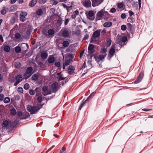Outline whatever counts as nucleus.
Listing matches in <instances>:
<instances>
[{
  "label": "nucleus",
  "instance_id": "nucleus-43",
  "mask_svg": "<svg viewBox=\"0 0 153 153\" xmlns=\"http://www.w3.org/2000/svg\"><path fill=\"white\" fill-rule=\"evenodd\" d=\"M111 43V40L110 39H108L107 40L106 46L107 47H109Z\"/></svg>",
  "mask_w": 153,
  "mask_h": 153
},
{
  "label": "nucleus",
  "instance_id": "nucleus-18",
  "mask_svg": "<svg viewBox=\"0 0 153 153\" xmlns=\"http://www.w3.org/2000/svg\"><path fill=\"white\" fill-rule=\"evenodd\" d=\"M9 11V9L7 7H4L1 10V13L3 15L5 14Z\"/></svg>",
  "mask_w": 153,
  "mask_h": 153
},
{
  "label": "nucleus",
  "instance_id": "nucleus-39",
  "mask_svg": "<svg viewBox=\"0 0 153 153\" xmlns=\"http://www.w3.org/2000/svg\"><path fill=\"white\" fill-rule=\"evenodd\" d=\"M15 65L16 67L17 68H20L21 66L20 63L19 62H15Z\"/></svg>",
  "mask_w": 153,
  "mask_h": 153
},
{
  "label": "nucleus",
  "instance_id": "nucleus-23",
  "mask_svg": "<svg viewBox=\"0 0 153 153\" xmlns=\"http://www.w3.org/2000/svg\"><path fill=\"white\" fill-rule=\"evenodd\" d=\"M10 126L12 128L15 127L17 124V122L16 121H15L13 122L10 121Z\"/></svg>",
  "mask_w": 153,
  "mask_h": 153
},
{
  "label": "nucleus",
  "instance_id": "nucleus-57",
  "mask_svg": "<svg viewBox=\"0 0 153 153\" xmlns=\"http://www.w3.org/2000/svg\"><path fill=\"white\" fill-rule=\"evenodd\" d=\"M110 12L111 13H114L116 11V9L114 8H112L110 10Z\"/></svg>",
  "mask_w": 153,
  "mask_h": 153
},
{
  "label": "nucleus",
  "instance_id": "nucleus-29",
  "mask_svg": "<svg viewBox=\"0 0 153 153\" xmlns=\"http://www.w3.org/2000/svg\"><path fill=\"white\" fill-rule=\"evenodd\" d=\"M43 11L42 9H39L36 12V14L38 15H41L42 14H43Z\"/></svg>",
  "mask_w": 153,
  "mask_h": 153
},
{
  "label": "nucleus",
  "instance_id": "nucleus-34",
  "mask_svg": "<svg viewBox=\"0 0 153 153\" xmlns=\"http://www.w3.org/2000/svg\"><path fill=\"white\" fill-rule=\"evenodd\" d=\"M10 114L12 115H15L16 114V109L13 108L10 110Z\"/></svg>",
  "mask_w": 153,
  "mask_h": 153
},
{
  "label": "nucleus",
  "instance_id": "nucleus-47",
  "mask_svg": "<svg viewBox=\"0 0 153 153\" xmlns=\"http://www.w3.org/2000/svg\"><path fill=\"white\" fill-rule=\"evenodd\" d=\"M126 26L125 25H122L121 26V29L123 31H125L126 29Z\"/></svg>",
  "mask_w": 153,
  "mask_h": 153
},
{
  "label": "nucleus",
  "instance_id": "nucleus-61",
  "mask_svg": "<svg viewBox=\"0 0 153 153\" xmlns=\"http://www.w3.org/2000/svg\"><path fill=\"white\" fill-rule=\"evenodd\" d=\"M65 148L64 147H63L62 148V149L60 150L59 153H65Z\"/></svg>",
  "mask_w": 153,
  "mask_h": 153
},
{
  "label": "nucleus",
  "instance_id": "nucleus-10",
  "mask_svg": "<svg viewBox=\"0 0 153 153\" xmlns=\"http://www.w3.org/2000/svg\"><path fill=\"white\" fill-rule=\"evenodd\" d=\"M94 15V13L93 11H89L88 15L87 16L88 18L91 20H93L95 18Z\"/></svg>",
  "mask_w": 153,
  "mask_h": 153
},
{
  "label": "nucleus",
  "instance_id": "nucleus-14",
  "mask_svg": "<svg viewBox=\"0 0 153 153\" xmlns=\"http://www.w3.org/2000/svg\"><path fill=\"white\" fill-rule=\"evenodd\" d=\"M75 68L72 65H70L68 69V73L69 74H72L75 70Z\"/></svg>",
  "mask_w": 153,
  "mask_h": 153
},
{
  "label": "nucleus",
  "instance_id": "nucleus-22",
  "mask_svg": "<svg viewBox=\"0 0 153 153\" xmlns=\"http://www.w3.org/2000/svg\"><path fill=\"white\" fill-rule=\"evenodd\" d=\"M96 38H97L96 37H94V36H93L92 35L91 38L90 42L91 43L97 44L98 42L97 40H96Z\"/></svg>",
  "mask_w": 153,
  "mask_h": 153
},
{
  "label": "nucleus",
  "instance_id": "nucleus-5",
  "mask_svg": "<svg viewBox=\"0 0 153 153\" xmlns=\"http://www.w3.org/2000/svg\"><path fill=\"white\" fill-rule=\"evenodd\" d=\"M144 76V72L142 71L140 74L137 79L135 81L134 83L137 84L140 82Z\"/></svg>",
  "mask_w": 153,
  "mask_h": 153
},
{
  "label": "nucleus",
  "instance_id": "nucleus-30",
  "mask_svg": "<svg viewBox=\"0 0 153 153\" xmlns=\"http://www.w3.org/2000/svg\"><path fill=\"white\" fill-rule=\"evenodd\" d=\"M117 5V7L120 9L122 8L124 6V4L123 2L121 3H118Z\"/></svg>",
  "mask_w": 153,
  "mask_h": 153
},
{
  "label": "nucleus",
  "instance_id": "nucleus-19",
  "mask_svg": "<svg viewBox=\"0 0 153 153\" xmlns=\"http://www.w3.org/2000/svg\"><path fill=\"white\" fill-rule=\"evenodd\" d=\"M22 78V76L21 74H19L16 77L15 79L17 81H19L20 82L22 81L23 79Z\"/></svg>",
  "mask_w": 153,
  "mask_h": 153
},
{
  "label": "nucleus",
  "instance_id": "nucleus-26",
  "mask_svg": "<svg viewBox=\"0 0 153 153\" xmlns=\"http://www.w3.org/2000/svg\"><path fill=\"white\" fill-rule=\"evenodd\" d=\"M48 33L49 35H53L55 33V31L53 29H51L48 30Z\"/></svg>",
  "mask_w": 153,
  "mask_h": 153
},
{
  "label": "nucleus",
  "instance_id": "nucleus-3",
  "mask_svg": "<svg viewBox=\"0 0 153 153\" xmlns=\"http://www.w3.org/2000/svg\"><path fill=\"white\" fill-rule=\"evenodd\" d=\"M27 15V13L25 11H22L20 13V20L22 22H24L26 19V16Z\"/></svg>",
  "mask_w": 153,
  "mask_h": 153
},
{
  "label": "nucleus",
  "instance_id": "nucleus-60",
  "mask_svg": "<svg viewBox=\"0 0 153 153\" xmlns=\"http://www.w3.org/2000/svg\"><path fill=\"white\" fill-rule=\"evenodd\" d=\"M52 4L54 5L57 4L58 3V1L56 0H53L52 1Z\"/></svg>",
  "mask_w": 153,
  "mask_h": 153
},
{
  "label": "nucleus",
  "instance_id": "nucleus-63",
  "mask_svg": "<svg viewBox=\"0 0 153 153\" xmlns=\"http://www.w3.org/2000/svg\"><path fill=\"white\" fill-rule=\"evenodd\" d=\"M129 13L130 17H131L134 15V13L131 10H129Z\"/></svg>",
  "mask_w": 153,
  "mask_h": 153
},
{
  "label": "nucleus",
  "instance_id": "nucleus-46",
  "mask_svg": "<svg viewBox=\"0 0 153 153\" xmlns=\"http://www.w3.org/2000/svg\"><path fill=\"white\" fill-rule=\"evenodd\" d=\"M121 40L122 42H125L127 40V38L125 36H124L121 39Z\"/></svg>",
  "mask_w": 153,
  "mask_h": 153
},
{
  "label": "nucleus",
  "instance_id": "nucleus-27",
  "mask_svg": "<svg viewBox=\"0 0 153 153\" xmlns=\"http://www.w3.org/2000/svg\"><path fill=\"white\" fill-rule=\"evenodd\" d=\"M30 116V115L28 113H26L24 114H23V116L21 119H25L29 117Z\"/></svg>",
  "mask_w": 153,
  "mask_h": 153
},
{
  "label": "nucleus",
  "instance_id": "nucleus-1",
  "mask_svg": "<svg viewBox=\"0 0 153 153\" xmlns=\"http://www.w3.org/2000/svg\"><path fill=\"white\" fill-rule=\"evenodd\" d=\"M42 107V106L40 108L38 106H32L29 105L27 107V109L28 111L30 112L31 114H32L36 113Z\"/></svg>",
  "mask_w": 153,
  "mask_h": 153
},
{
  "label": "nucleus",
  "instance_id": "nucleus-56",
  "mask_svg": "<svg viewBox=\"0 0 153 153\" xmlns=\"http://www.w3.org/2000/svg\"><path fill=\"white\" fill-rule=\"evenodd\" d=\"M17 115L19 117H21V116H23V113L21 111H19L17 112Z\"/></svg>",
  "mask_w": 153,
  "mask_h": 153
},
{
  "label": "nucleus",
  "instance_id": "nucleus-15",
  "mask_svg": "<svg viewBox=\"0 0 153 153\" xmlns=\"http://www.w3.org/2000/svg\"><path fill=\"white\" fill-rule=\"evenodd\" d=\"M100 30H98L95 31L92 34V36L94 37L98 38L99 37L100 35Z\"/></svg>",
  "mask_w": 153,
  "mask_h": 153
},
{
  "label": "nucleus",
  "instance_id": "nucleus-35",
  "mask_svg": "<svg viewBox=\"0 0 153 153\" xmlns=\"http://www.w3.org/2000/svg\"><path fill=\"white\" fill-rule=\"evenodd\" d=\"M86 103V101H85L84 99L83 100L82 102L81 103L79 107V109L81 110V108L82 107L85 105Z\"/></svg>",
  "mask_w": 153,
  "mask_h": 153
},
{
  "label": "nucleus",
  "instance_id": "nucleus-62",
  "mask_svg": "<svg viewBox=\"0 0 153 153\" xmlns=\"http://www.w3.org/2000/svg\"><path fill=\"white\" fill-rule=\"evenodd\" d=\"M95 93H96L95 92H92L89 96V97H90L91 98L95 95Z\"/></svg>",
  "mask_w": 153,
  "mask_h": 153
},
{
  "label": "nucleus",
  "instance_id": "nucleus-20",
  "mask_svg": "<svg viewBox=\"0 0 153 153\" xmlns=\"http://www.w3.org/2000/svg\"><path fill=\"white\" fill-rule=\"evenodd\" d=\"M37 0H32L29 3V5L31 7H33L36 3Z\"/></svg>",
  "mask_w": 153,
  "mask_h": 153
},
{
  "label": "nucleus",
  "instance_id": "nucleus-45",
  "mask_svg": "<svg viewBox=\"0 0 153 153\" xmlns=\"http://www.w3.org/2000/svg\"><path fill=\"white\" fill-rule=\"evenodd\" d=\"M122 42H122L121 39H118L117 41V43L118 44L120 45L121 46H123L124 45V44L123 45L122 44Z\"/></svg>",
  "mask_w": 153,
  "mask_h": 153
},
{
  "label": "nucleus",
  "instance_id": "nucleus-2",
  "mask_svg": "<svg viewBox=\"0 0 153 153\" xmlns=\"http://www.w3.org/2000/svg\"><path fill=\"white\" fill-rule=\"evenodd\" d=\"M61 32L62 33V36L63 37L67 38L70 35V33L66 28L62 29Z\"/></svg>",
  "mask_w": 153,
  "mask_h": 153
},
{
  "label": "nucleus",
  "instance_id": "nucleus-4",
  "mask_svg": "<svg viewBox=\"0 0 153 153\" xmlns=\"http://www.w3.org/2000/svg\"><path fill=\"white\" fill-rule=\"evenodd\" d=\"M33 70V68L32 67H28L26 70V72L24 74V76L25 77H27L25 79H27L29 78L32 74H30L29 75H28L27 74H29L31 73Z\"/></svg>",
  "mask_w": 153,
  "mask_h": 153
},
{
  "label": "nucleus",
  "instance_id": "nucleus-8",
  "mask_svg": "<svg viewBox=\"0 0 153 153\" xmlns=\"http://www.w3.org/2000/svg\"><path fill=\"white\" fill-rule=\"evenodd\" d=\"M106 55L105 54V55H100L99 56L95 55L94 58L95 60L97 62H99L100 60H102L104 59L105 56Z\"/></svg>",
  "mask_w": 153,
  "mask_h": 153
},
{
  "label": "nucleus",
  "instance_id": "nucleus-12",
  "mask_svg": "<svg viewBox=\"0 0 153 153\" xmlns=\"http://www.w3.org/2000/svg\"><path fill=\"white\" fill-rule=\"evenodd\" d=\"M82 4L85 7H91V2L90 0H84Z\"/></svg>",
  "mask_w": 153,
  "mask_h": 153
},
{
  "label": "nucleus",
  "instance_id": "nucleus-42",
  "mask_svg": "<svg viewBox=\"0 0 153 153\" xmlns=\"http://www.w3.org/2000/svg\"><path fill=\"white\" fill-rule=\"evenodd\" d=\"M103 15V14L102 11L101 10H100L97 13V16L98 17H102Z\"/></svg>",
  "mask_w": 153,
  "mask_h": 153
},
{
  "label": "nucleus",
  "instance_id": "nucleus-53",
  "mask_svg": "<svg viewBox=\"0 0 153 153\" xmlns=\"http://www.w3.org/2000/svg\"><path fill=\"white\" fill-rule=\"evenodd\" d=\"M126 14L125 13H123L121 15V17L122 19H125L126 18Z\"/></svg>",
  "mask_w": 153,
  "mask_h": 153
},
{
  "label": "nucleus",
  "instance_id": "nucleus-41",
  "mask_svg": "<svg viewBox=\"0 0 153 153\" xmlns=\"http://www.w3.org/2000/svg\"><path fill=\"white\" fill-rule=\"evenodd\" d=\"M127 26L128 28L130 30H133V25L131 24L130 23H128L127 24Z\"/></svg>",
  "mask_w": 153,
  "mask_h": 153
},
{
  "label": "nucleus",
  "instance_id": "nucleus-50",
  "mask_svg": "<svg viewBox=\"0 0 153 153\" xmlns=\"http://www.w3.org/2000/svg\"><path fill=\"white\" fill-rule=\"evenodd\" d=\"M38 102L39 103H41L42 101V97L41 96H39L37 98Z\"/></svg>",
  "mask_w": 153,
  "mask_h": 153
},
{
  "label": "nucleus",
  "instance_id": "nucleus-49",
  "mask_svg": "<svg viewBox=\"0 0 153 153\" xmlns=\"http://www.w3.org/2000/svg\"><path fill=\"white\" fill-rule=\"evenodd\" d=\"M15 37L17 39H19L21 37V35L20 33H17L15 34Z\"/></svg>",
  "mask_w": 153,
  "mask_h": 153
},
{
  "label": "nucleus",
  "instance_id": "nucleus-7",
  "mask_svg": "<svg viewBox=\"0 0 153 153\" xmlns=\"http://www.w3.org/2000/svg\"><path fill=\"white\" fill-rule=\"evenodd\" d=\"M10 124V121H8L7 120H5L3 121L2 126V127H4V128L8 129L9 128Z\"/></svg>",
  "mask_w": 153,
  "mask_h": 153
},
{
  "label": "nucleus",
  "instance_id": "nucleus-17",
  "mask_svg": "<svg viewBox=\"0 0 153 153\" xmlns=\"http://www.w3.org/2000/svg\"><path fill=\"white\" fill-rule=\"evenodd\" d=\"M48 56V53L45 51L42 52L41 54V56L42 58L45 60Z\"/></svg>",
  "mask_w": 153,
  "mask_h": 153
},
{
  "label": "nucleus",
  "instance_id": "nucleus-21",
  "mask_svg": "<svg viewBox=\"0 0 153 153\" xmlns=\"http://www.w3.org/2000/svg\"><path fill=\"white\" fill-rule=\"evenodd\" d=\"M112 23L110 22H107L104 23L103 26L105 27H109L112 25Z\"/></svg>",
  "mask_w": 153,
  "mask_h": 153
},
{
  "label": "nucleus",
  "instance_id": "nucleus-36",
  "mask_svg": "<svg viewBox=\"0 0 153 153\" xmlns=\"http://www.w3.org/2000/svg\"><path fill=\"white\" fill-rule=\"evenodd\" d=\"M48 89V87L47 86H44L42 88V94H45V92Z\"/></svg>",
  "mask_w": 153,
  "mask_h": 153
},
{
  "label": "nucleus",
  "instance_id": "nucleus-32",
  "mask_svg": "<svg viewBox=\"0 0 153 153\" xmlns=\"http://www.w3.org/2000/svg\"><path fill=\"white\" fill-rule=\"evenodd\" d=\"M31 78L33 80H36L39 78V75L37 74H35L32 75Z\"/></svg>",
  "mask_w": 153,
  "mask_h": 153
},
{
  "label": "nucleus",
  "instance_id": "nucleus-52",
  "mask_svg": "<svg viewBox=\"0 0 153 153\" xmlns=\"http://www.w3.org/2000/svg\"><path fill=\"white\" fill-rule=\"evenodd\" d=\"M23 89L21 87H19L18 88V91L20 93H23Z\"/></svg>",
  "mask_w": 153,
  "mask_h": 153
},
{
  "label": "nucleus",
  "instance_id": "nucleus-40",
  "mask_svg": "<svg viewBox=\"0 0 153 153\" xmlns=\"http://www.w3.org/2000/svg\"><path fill=\"white\" fill-rule=\"evenodd\" d=\"M45 94H43V95L45 96L48 94H51V90H48H48L46 91L45 92Z\"/></svg>",
  "mask_w": 153,
  "mask_h": 153
},
{
  "label": "nucleus",
  "instance_id": "nucleus-16",
  "mask_svg": "<svg viewBox=\"0 0 153 153\" xmlns=\"http://www.w3.org/2000/svg\"><path fill=\"white\" fill-rule=\"evenodd\" d=\"M48 61L49 63L50 64L53 63L55 61V57L53 55H50Z\"/></svg>",
  "mask_w": 153,
  "mask_h": 153
},
{
  "label": "nucleus",
  "instance_id": "nucleus-13",
  "mask_svg": "<svg viewBox=\"0 0 153 153\" xmlns=\"http://www.w3.org/2000/svg\"><path fill=\"white\" fill-rule=\"evenodd\" d=\"M115 46L114 45H113L111 46V49L109 51V54L111 55V57L112 56L115 52Z\"/></svg>",
  "mask_w": 153,
  "mask_h": 153
},
{
  "label": "nucleus",
  "instance_id": "nucleus-59",
  "mask_svg": "<svg viewBox=\"0 0 153 153\" xmlns=\"http://www.w3.org/2000/svg\"><path fill=\"white\" fill-rule=\"evenodd\" d=\"M69 21V19L68 18L66 19H65V23H64L65 25H67L68 24Z\"/></svg>",
  "mask_w": 153,
  "mask_h": 153
},
{
  "label": "nucleus",
  "instance_id": "nucleus-25",
  "mask_svg": "<svg viewBox=\"0 0 153 153\" xmlns=\"http://www.w3.org/2000/svg\"><path fill=\"white\" fill-rule=\"evenodd\" d=\"M4 51L7 52H8L10 50V47L8 45H5L4 47Z\"/></svg>",
  "mask_w": 153,
  "mask_h": 153
},
{
  "label": "nucleus",
  "instance_id": "nucleus-38",
  "mask_svg": "<svg viewBox=\"0 0 153 153\" xmlns=\"http://www.w3.org/2000/svg\"><path fill=\"white\" fill-rule=\"evenodd\" d=\"M29 88L30 85L29 84H28V83H25L24 86V89L26 90H28Z\"/></svg>",
  "mask_w": 153,
  "mask_h": 153
},
{
  "label": "nucleus",
  "instance_id": "nucleus-24",
  "mask_svg": "<svg viewBox=\"0 0 153 153\" xmlns=\"http://www.w3.org/2000/svg\"><path fill=\"white\" fill-rule=\"evenodd\" d=\"M62 45L65 48L68 47L70 44L69 42L67 41H64L62 43Z\"/></svg>",
  "mask_w": 153,
  "mask_h": 153
},
{
  "label": "nucleus",
  "instance_id": "nucleus-37",
  "mask_svg": "<svg viewBox=\"0 0 153 153\" xmlns=\"http://www.w3.org/2000/svg\"><path fill=\"white\" fill-rule=\"evenodd\" d=\"M10 101V99L9 97H7L4 100V102L5 103H8Z\"/></svg>",
  "mask_w": 153,
  "mask_h": 153
},
{
  "label": "nucleus",
  "instance_id": "nucleus-9",
  "mask_svg": "<svg viewBox=\"0 0 153 153\" xmlns=\"http://www.w3.org/2000/svg\"><path fill=\"white\" fill-rule=\"evenodd\" d=\"M92 4V6L93 7L98 6L103 1V0H91Z\"/></svg>",
  "mask_w": 153,
  "mask_h": 153
},
{
  "label": "nucleus",
  "instance_id": "nucleus-44",
  "mask_svg": "<svg viewBox=\"0 0 153 153\" xmlns=\"http://www.w3.org/2000/svg\"><path fill=\"white\" fill-rule=\"evenodd\" d=\"M29 93L31 95H33L35 94V92L34 91L31 89L29 90Z\"/></svg>",
  "mask_w": 153,
  "mask_h": 153
},
{
  "label": "nucleus",
  "instance_id": "nucleus-11",
  "mask_svg": "<svg viewBox=\"0 0 153 153\" xmlns=\"http://www.w3.org/2000/svg\"><path fill=\"white\" fill-rule=\"evenodd\" d=\"M94 46L91 44H90L88 47V53L91 55L94 52Z\"/></svg>",
  "mask_w": 153,
  "mask_h": 153
},
{
  "label": "nucleus",
  "instance_id": "nucleus-51",
  "mask_svg": "<svg viewBox=\"0 0 153 153\" xmlns=\"http://www.w3.org/2000/svg\"><path fill=\"white\" fill-rule=\"evenodd\" d=\"M47 1V0H39V2L40 4H43L45 3Z\"/></svg>",
  "mask_w": 153,
  "mask_h": 153
},
{
  "label": "nucleus",
  "instance_id": "nucleus-33",
  "mask_svg": "<svg viewBox=\"0 0 153 153\" xmlns=\"http://www.w3.org/2000/svg\"><path fill=\"white\" fill-rule=\"evenodd\" d=\"M127 21L128 22H130L133 24L135 20L134 18L130 17L128 18Z\"/></svg>",
  "mask_w": 153,
  "mask_h": 153
},
{
  "label": "nucleus",
  "instance_id": "nucleus-28",
  "mask_svg": "<svg viewBox=\"0 0 153 153\" xmlns=\"http://www.w3.org/2000/svg\"><path fill=\"white\" fill-rule=\"evenodd\" d=\"M71 61V59H68L67 60H65L63 62V64L65 66H67L69 64Z\"/></svg>",
  "mask_w": 153,
  "mask_h": 153
},
{
  "label": "nucleus",
  "instance_id": "nucleus-6",
  "mask_svg": "<svg viewBox=\"0 0 153 153\" xmlns=\"http://www.w3.org/2000/svg\"><path fill=\"white\" fill-rule=\"evenodd\" d=\"M58 87V83L57 82H55L53 83L51 85V88L53 93H56Z\"/></svg>",
  "mask_w": 153,
  "mask_h": 153
},
{
  "label": "nucleus",
  "instance_id": "nucleus-58",
  "mask_svg": "<svg viewBox=\"0 0 153 153\" xmlns=\"http://www.w3.org/2000/svg\"><path fill=\"white\" fill-rule=\"evenodd\" d=\"M4 97V95L2 94H0V101H1L3 100Z\"/></svg>",
  "mask_w": 153,
  "mask_h": 153
},
{
  "label": "nucleus",
  "instance_id": "nucleus-54",
  "mask_svg": "<svg viewBox=\"0 0 153 153\" xmlns=\"http://www.w3.org/2000/svg\"><path fill=\"white\" fill-rule=\"evenodd\" d=\"M89 37V35L88 34H86L84 36V37L83 39V40H85L88 39Z\"/></svg>",
  "mask_w": 153,
  "mask_h": 153
},
{
  "label": "nucleus",
  "instance_id": "nucleus-55",
  "mask_svg": "<svg viewBox=\"0 0 153 153\" xmlns=\"http://www.w3.org/2000/svg\"><path fill=\"white\" fill-rule=\"evenodd\" d=\"M107 51V48H104L101 50V52L102 53H106Z\"/></svg>",
  "mask_w": 153,
  "mask_h": 153
},
{
  "label": "nucleus",
  "instance_id": "nucleus-48",
  "mask_svg": "<svg viewBox=\"0 0 153 153\" xmlns=\"http://www.w3.org/2000/svg\"><path fill=\"white\" fill-rule=\"evenodd\" d=\"M54 65L56 67L60 68V63L59 62H56L55 63Z\"/></svg>",
  "mask_w": 153,
  "mask_h": 153
},
{
  "label": "nucleus",
  "instance_id": "nucleus-31",
  "mask_svg": "<svg viewBox=\"0 0 153 153\" xmlns=\"http://www.w3.org/2000/svg\"><path fill=\"white\" fill-rule=\"evenodd\" d=\"M15 51L17 53H19L21 51V49L20 47L16 46L15 48Z\"/></svg>",
  "mask_w": 153,
  "mask_h": 153
},
{
  "label": "nucleus",
  "instance_id": "nucleus-64",
  "mask_svg": "<svg viewBox=\"0 0 153 153\" xmlns=\"http://www.w3.org/2000/svg\"><path fill=\"white\" fill-rule=\"evenodd\" d=\"M62 76V74L60 75V76L59 77V79H60L61 80H64L65 79V77H63Z\"/></svg>",
  "mask_w": 153,
  "mask_h": 153
}]
</instances>
